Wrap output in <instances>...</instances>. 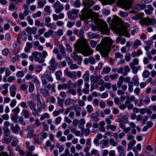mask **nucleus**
<instances>
[{"label":"nucleus","mask_w":156,"mask_h":156,"mask_svg":"<svg viewBox=\"0 0 156 156\" xmlns=\"http://www.w3.org/2000/svg\"><path fill=\"white\" fill-rule=\"evenodd\" d=\"M74 48L76 51L84 56H87L93 53V51L87 43V40L79 39L74 44Z\"/></svg>","instance_id":"nucleus-1"},{"label":"nucleus","mask_w":156,"mask_h":156,"mask_svg":"<svg viewBox=\"0 0 156 156\" xmlns=\"http://www.w3.org/2000/svg\"><path fill=\"white\" fill-rule=\"evenodd\" d=\"M113 43L111 38L104 37L100 44H98L96 48L97 51H99L102 57H108L110 52V48Z\"/></svg>","instance_id":"nucleus-2"},{"label":"nucleus","mask_w":156,"mask_h":156,"mask_svg":"<svg viewBox=\"0 0 156 156\" xmlns=\"http://www.w3.org/2000/svg\"><path fill=\"white\" fill-rule=\"evenodd\" d=\"M103 5L112 4L115 0H101ZM83 5L85 6L84 9L82 10L83 14L90 16L92 14V9H89V8L94 5L92 0H83Z\"/></svg>","instance_id":"nucleus-3"},{"label":"nucleus","mask_w":156,"mask_h":156,"mask_svg":"<svg viewBox=\"0 0 156 156\" xmlns=\"http://www.w3.org/2000/svg\"><path fill=\"white\" fill-rule=\"evenodd\" d=\"M97 28L105 34H109V30L107 24L102 20H99L98 21Z\"/></svg>","instance_id":"nucleus-4"},{"label":"nucleus","mask_w":156,"mask_h":156,"mask_svg":"<svg viewBox=\"0 0 156 156\" xmlns=\"http://www.w3.org/2000/svg\"><path fill=\"white\" fill-rule=\"evenodd\" d=\"M139 22L141 24L150 25L156 27V20L153 18L150 19L149 18H144L140 19Z\"/></svg>","instance_id":"nucleus-5"},{"label":"nucleus","mask_w":156,"mask_h":156,"mask_svg":"<svg viewBox=\"0 0 156 156\" xmlns=\"http://www.w3.org/2000/svg\"><path fill=\"white\" fill-rule=\"evenodd\" d=\"M134 0H120V5L121 7L125 9H129L132 6Z\"/></svg>","instance_id":"nucleus-6"},{"label":"nucleus","mask_w":156,"mask_h":156,"mask_svg":"<svg viewBox=\"0 0 156 156\" xmlns=\"http://www.w3.org/2000/svg\"><path fill=\"white\" fill-rule=\"evenodd\" d=\"M37 108L39 111L41 112L43 109H45L46 105L44 102H42L39 95H37Z\"/></svg>","instance_id":"nucleus-7"},{"label":"nucleus","mask_w":156,"mask_h":156,"mask_svg":"<svg viewBox=\"0 0 156 156\" xmlns=\"http://www.w3.org/2000/svg\"><path fill=\"white\" fill-rule=\"evenodd\" d=\"M116 30L119 35H124L128 38L130 36L129 34L126 29L124 27H117L116 28Z\"/></svg>","instance_id":"nucleus-8"},{"label":"nucleus","mask_w":156,"mask_h":156,"mask_svg":"<svg viewBox=\"0 0 156 156\" xmlns=\"http://www.w3.org/2000/svg\"><path fill=\"white\" fill-rule=\"evenodd\" d=\"M32 55L34 57V60L36 62L39 63L43 62L44 60V59L40 57L41 55V53L38 51H34L33 52Z\"/></svg>","instance_id":"nucleus-9"},{"label":"nucleus","mask_w":156,"mask_h":156,"mask_svg":"<svg viewBox=\"0 0 156 156\" xmlns=\"http://www.w3.org/2000/svg\"><path fill=\"white\" fill-rule=\"evenodd\" d=\"M64 73L67 76L70 77L73 81L76 80L77 79L76 72L75 71H69L67 68L64 70Z\"/></svg>","instance_id":"nucleus-10"},{"label":"nucleus","mask_w":156,"mask_h":156,"mask_svg":"<svg viewBox=\"0 0 156 156\" xmlns=\"http://www.w3.org/2000/svg\"><path fill=\"white\" fill-rule=\"evenodd\" d=\"M53 7L55 9V12L57 14L59 13L64 9V6L58 1H56L54 4Z\"/></svg>","instance_id":"nucleus-11"},{"label":"nucleus","mask_w":156,"mask_h":156,"mask_svg":"<svg viewBox=\"0 0 156 156\" xmlns=\"http://www.w3.org/2000/svg\"><path fill=\"white\" fill-rule=\"evenodd\" d=\"M10 131H4V138L3 139V140L4 142L6 144H8L11 142L12 138L9 136Z\"/></svg>","instance_id":"nucleus-12"},{"label":"nucleus","mask_w":156,"mask_h":156,"mask_svg":"<svg viewBox=\"0 0 156 156\" xmlns=\"http://www.w3.org/2000/svg\"><path fill=\"white\" fill-rule=\"evenodd\" d=\"M116 121L123 124H126L129 121L128 118L125 115L119 116L116 119Z\"/></svg>","instance_id":"nucleus-13"},{"label":"nucleus","mask_w":156,"mask_h":156,"mask_svg":"<svg viewBox=\"0 0 156 156\" xmlns=\"http://www.w3.org/2000/svg\"><path fill=\"white\" fill-rule=\"evenodd\" d=\"M70 56L73 58L74 61H77L78 64H80L81 63V61L82 60V57L78 56L75 52L72 53Z\"/></svg>","instance_id":"nucleus-14"},{"label":"nucleus","mask_w":156,"mask_h":156,"mask_svg":"<svg viewBox=\"0 0 156 156\" xmlns=\"http://www.w3.org/2000/svg\"><path fill=\"white\" fill-rule=\"evenodd\" d=\"M101 77V75H92L90 76V79L91 82H93L94 83H97Z\"/></svg>","instance_id":"nucleus-15"},{"label":"nucleus","mask_w":156,"mask_h":156,"mask_svg":"<svg viewBox=\"0 0 156 156\" xmlns=\"http://www.w3.org/2000/svg\"><path fill=\"white\" fill-rule=\"evenodd\" d=\"M10 127L13 133H18L20 129V126L17 124L14 125L13 124L11 123L10 124Z\"/></svg>","instance_id":"nucleus-16"},{"label":"nucleus","mask_w":156,"mask_h":156,"mask_svg":"<svg viewBox=\"0 0 156 156\" xmlns=\"http://www.w3.org/2000/svg\"><path fill=\"white\" fill-rule=\"evenodd\" d=\"M68 92L73 95L75 96L76 94V85L74 86H68Z\"/></svg>","instance_id":"nucleus-17"},{"label":"nucleus","mask_w":156,"mask_h":156,"mask_svg":"<svg viewBox=\"0 0 156 156\" xmlns=\"http://www.w3.org/2000/svg\"><path fill=\"white\" fill-rule=\"evenodd\" d=\"M37 30V28L35 27L32 28L27 27L26 29V31L30 34H36Z\"/></svg>","instance_id":"nucleus-18"},{"label":"nucleus","mask_w":156,"mask_h":156,"mask_svg":"<svg viewBox=\"0 0 156 156\" xmlns=\"http://www.w3.org/2000/svg\"><path fill=\"white\" fill-rule=\"evenodd\" d=\"M100 114L98 112H96L95 114H92L90 115V117L92 119L93 121L97 122L99 120L98 117H99Z\"/></svg>","instance_id":"nucleus-19"},{"label":"nucleus","mask_w":156,"mask_h":156,"mask_svg":"<svg viewBox=\"0 0 156 156\" xmlns=\"http://www.w3.org/2000/svg\"><path fill=\"white\" fill-rule=\"evenodd\" d=\"M141 144H137L136 146L134 147L133 148V151L135 153V155H138V152L141 150Z\"/></svg>","instance_id":"nucleus-20"},{"label":"nucleus","mask_w":156,"mask_h":156,"mask_svg":"<svg viewBox=\"0 0 156 156\" xmlns=\"http://www.w3.org/2000/svg\"><path fill=\"white\" fill-rule=\"evenodd\" d=\"M51 73L46 72L44 75V76H41V77L42 78H46L49 81L52 82L53 81V79L51 76Z\"/></svg>","instance_id":"nucleus-21"},{"label":"nucleus","mask_w":156,"mask_h":156,"mask_svg":"<svg viewBox=\"0 0 156 156\" xmlns=\"http://www.w3.org/2000/svg\"><path fill=\"white\" fill-rule=\"evenodd\" d=\"M16 90V88L15 86L12 85L10 87V95L12 97H13L15 96Z\"/></svg>","instance_id":"nucleus-22"},{"label":"nucleus","mask_w":156,"mask_h":156,"mask_svg":"<svg viewBox=\"0 0 156 156\" xmlns=\"http://www.w3.org/2000/svg\"><path fill=\"white\" fill-rule=\"evenodd\" d=\"M131 69L132 70L133 72V73L136 74L138 70L140 69L141 67L140 66H135L133 65L132 64H130L129 65Z\"/></svg>","instance_id":"nucleus-23"},{"label":"nucleus","mask_w":156,"mask_h":156,"mask_svg":"<svg viewBox=\"0 0 156 156\" xmlns=\"http://www.w3.org/2000/svg\"><path fill=\"white\" fill-rule=\"evenodd\" d=\"M59 47L60 50V52L62 54V55L63 57L66 56V50L62 44H60L59 45Z\"/></svg>","instance_id":"nucleus-24"},{"label":"nucleus","mask_w":156,"mask_h":156,"mask_svg":"<svg viewBox=\"0 0 156 156\" xmlns=\"http://www.w3.org/2000/svg\"><path fill=\"white\" fill-rule=\"evenodd\" d=\"M141 42L138 39H136L134 42L133 44V47L135 49H136L141 44Z\"/></svg>","instance_id":"nucleus-25"},{"label":"nucleus","mask_w":156,"mask_h":156,"mask_svg":"<svg viewBox=\"0 0 156 156\" xmlns=\"http://www.w3.org/2000/svg\"><path fill=\"white\" fill-rule=\"evenodd\" d=\"M4 126L3 128V130L4 131H10L8 127L10 126V123L8 121L5 122L4 123Z\"/></svg>","instance_id":"nucleus-26"},{"label":"nucleus","mask_w":156,"mask_h":156,"mask_svg":"<svg viewBox=\"0 0 156 156\" xmlns=\"http://www.w3.org/2000/svg\"><path fill=\"white\" fill-rule=\"evenodd\" d=\"M133 80L134 82V85L135 86H139V78L137 75H135L133 77Z\"/></svg>","instance_id":"nucleus-27"},{"label":"nucleus","mask_w":156,"mask_h":156,"mask_svg":"<svg viewBox=\"0 0 156 156\" xmlns=\"http://www.w3.org/2000/svg\"><path fill=\"white\" fill-rule=\"evenodd\" d=\"M83 78L84 80L86 82H87L89 80V74L88 72H86L83 74Z\"/></svg>","instance_id":"nucleus-28"},{"label":"nucleus","mask_w":156,"mask_h":156,"mask_svg":"<svg viewBox=\"0 0 156 156\" xmlns=\"http://www.w3.org/2000/svg\"><path fill=\"white\" fill-rule=\"evenodd\" d=\"M28 106L29 108L31 110L35 108V103L32 100H30L28 102Z\"/></svg>","instance_id":"nucleus-29"},{"label":"nucleus","mask_w":156,"mask_h":156,"mask_svg":"<svg viewBox=\"0 0 156 156\" xmlns=\"http://www.w3.org/2000/svg\"><path fill=\"white\" fill-rule=\"evenodd\" d=\"M101 142H102L101 147L102 148H104L108 146V140H103Z\"/></svg>","instance_id":"nucleus-30"},{"label":"nucleus","mask_w":156,"mask_h":156,"mask_svg":"<svg viewBox=\"0 0 156 156\" xmlns=\"http://www.w3.org/2000/svg\"><path fill=\"white\" fill-rule=\"evenodd\" d=\"M74 102V100L69 98L66 100L65 102V104L66 105H68Z\"/></svg>","instance_id":"nucleus-31"},{"label":"nucleus","mask_w":156,"mask_h":156,"mask_svg":"<svg viewBox=\"0 0 156 156\" xmlns=\"http://www.w3.org/2000/svg\"><path fill=\"white\" fill-rule=\"evenodd\" d=\"M62 74V72L61 71L58 70L55 73L56 78L58 80H60L61 79V75Z\"/></svg>","instance_id":"nucleus-32"},{"label":"nucleus","mask_w":156,"mask_h":156,"mask_svg":"<svg viewBox=\"0 0 156 156\" xmlns=\"http://www.w3.org/2000/svg\"><path fill=\"white\" fill-rule=\"evenodd\" d=\"M50 65L53 66L57 67L58 66V63L56 62L54 58H52L50 61Z\"/></svg>","instance_id":"nucleus-33"},{"label":"nucleus","mask_w":156,"mask_h":156,"mask_svg":"<svg viewBox=\"0 0 156 156\" xmlns=\"http://www.w3.org/2000/svg\"><path fill=\"white\" fill-rule=\"evenodd\" d=\"M53 31L51 30H49L48 32H45L44 34V36L45 37H49L50 35H53Z\"/></svg>","instance_id":"nucleus-34"},{"label":"nucleus","mask_w":156,"mask_h":156,"mask_svg":"<svg viewBox=\"0 0 156 156\" xmlns=\"http://www.w3.org/2000/svg\"><path fill=\"white\" fill-rule=\"evenodd\" d=\"M16 151H18L20 154L21 155H24L25 154V152L19 146L16 147Z\"/></svg>","instance_id":"nucleus-35"},{"label":"nucleus","mask_w":156,"mask_h":156,"mask_svg":"<svg viewBox=\"0 0 156 156\" xmlns=\"http://www.w3.org/2000/svg\"><path fill=\"white\" fill-rule=\"evenodd\" d=\"M41 92L42 94L46 96H48L50 95L49 91L45 89H41Z\"/></svg>","instance_id":"nucleus-36"},{"label":"nucleus","mask_w":156,"mask_h":156,"mask_svg":"<svg viewBox=\"0 0 156 156\" xmlns=\"http://www.w3.org/2000/svg\"><path fill=\"white\" fill-rule=\"evenodd\" d=\"M119 14L120 17L125 18L128 16V13L126 12H123L122 11H120L119 12Z\"/></svg>","instance_id":"nucleus-37"},{"label":"nucleus","mask_w":156,"mask_h":156,"mask_svg":"<svg viewBox=\"0 0 156 156\" xmlns=\"http://www.w3.org/2000/svg\"><path fill=\"white\" fill-rule=\"evenodd\" d=\"M86 109L87 112L89 113H91L93 111V108L92 106L91 105H88L86 107Z\"/></svg>","instance_id":"nucleus-38"},{"label":"nucleus","mask_w":156,"mask_h":156,"mask_svg":"<svg viewBox=\"0 0 156 156\" xmlns=\"http://www.w3.org/2000/svg\"><path fill=\"white\" fill-rule=\"evenodd\" d=\"M125 104L129 109H132L133 108V105L131 104L130 101H126L125 102Z\"/></svg>","instance_id":"nucleus-39"},{"label":"nucleus","mask_w":156,"mask_h":156,"mask_svg":"<svg viewBox=\"0 0 156 156\" xmlns=\"http://www.w3.org/2000/svg\"><path fill=\"white\" fill-rule=\"evenodd\" d=\"M50 117L49 115L47 113H45L43 114L40 118L41 120H43L45 118H48Z\"/></svg>","instance_id":"nucleus-40"},{"label":"nucleus","mask_w":156,"mask_h":156,"mask_svg":"<svg viewBox=\"0 0 156 156\" xmlns=\"http://www.w3.org/2000/svg\"><path fill=\"white\" fill-rule=\"evenodd\" d=\"M27 130H28V133L33 134L34 130L33 126H29L27 127Z\"/></svg>","instance_id":"nucleus-41"},{"label":"nucleus","mask_w":156,"mask_h":156,"mask_svg":"<svg viewBox=\"0 0 156 156\" xmlns=\"http://www.w3.org/2000/svg\"><path fill=\"white\" fill-rule=\"evenodd\" d=\"M29 84V91L30 93H32L34 91V85L33 83L32 82H30Z\"/></svg>","instance_id":"nucleus-42"},{"label":"nucleus","mask_w":156,"mask_h":156,"mask_svg":"<svg viewBox=\"0 0 156 156\" xmlns=\"http://www.w3.org/2000/svg\"><path fill=\"white\" fill-rule=\"evenodd\" d=\"M119 153L125 152V149L124 147L121 145H119L117 147Z\"/></svg>","instance_id":"nucleus-43"},{"label":"nucleus","mask_w":156,"mask_h":156,"mask_svg":"<svg viewBox=\"0 0 156 156\" xmlns=\"http://www.w3.org/2000/svg\"><path fill=\"white\" fill-rule=\"evenodd\" d=\"M31 110H32V114L34 115H39V113L41 112V111H39L37 108V109L36 108L31 109Z\"/></svg>","instance_id":"nucleus-44"},{"label":"nucleus","mask_w":156,"mask_h":156,"mask_svg":"<svg viewBox=\"0 0 156 156\" xmlns=\"http://www.w3.org/2000/svg\"><path fill=\"white\" fill-rule=\"evenodd\" d=\"M23 112L24 116L25 118H29V112L28 110L26 109H23Z\"/></svg>","instance_id":"nucleus-45"},{"label":"nucleus","mask_w":156,"mask_h":156,"mask_svg":"<svg viewBox=\"0 0 156 156\" xmlns=\"http://www.w3.org/2000/svg\"><path fill=\"white\" fill-rule=\"evenodd\" d=\"M150 74V73L147 70H144L143 73V76L144 78L148 77Z\"/></svg>","instance_id":"nucleus-46"},{"label":"nucleus","mask_w":156,"mask_h":156,"mask_svg":"<svg viewBox=\"0 0 156 156\" xmlns=\"http://www.w3.org/2000/svg\"><path fill=\"white\" fill-rule=\"evenodd\" d=\"M18 118V116L17 115L13 114L12 115L11 119L13 122H16Z\"/></svg>","instance_id":"nucleus-47"},{"label":"nucleus","mask_w":156,"mask_h":156,"mask_svg":"<svg viewBox=\"0 0 156 156\" xmlns=\"http://www.w3.org/2000/svg\"><path fill=\"white\" fill-rule=\"evenodd\" d=\"M32 80L34 83H36L37 84H38L39 82L38 80L37 77L35 75L32 76Z\"/></svg>","instance_id":"nucleus-48"},{"label":"nucleus","mask_w":156,"mask_h":156,"mask_svg":"<svg viewBox=\"0 0 156 156\" xmlns=\"http://www.w3.org/2000/svg\"><path fill=\"white\" fill-rule=\"evenodd\" d=\"M13 138V141L12 142V145L13 146L16 147L18 144V140L16 137H14Z\"/></svg>","instance_id":"nucleus-49"},{"label":"nucleus","mask_w":156,"mask_h":156,"mask_svg":"<svg viewBox=\"0 0 156 156\" xmlns=\"http://www.w3.org/2000/svg\"><path fill=\"white\" fill-rule=\"evenodd\" d=\"M88 36L90 38H96L98 37L99 35H97L95 34L92 32H90L87 34Z\"/></svg>","instance_id":"nucleus-50"},{"label":"nucleus","mask_w":156,"mask_h":156,"mask_svg":"<svg viewBox=\"0 0 156 156\" xmlns=\"http://www.w3.org/2000/svg\"><path fill=\"white\" fill-rule=\"evenodd\" d=\"M128 90L130 92H132L133 91V84L132 82H129L128 83Z\"/></svg>","instance_id":"nucleus-51"},{"label":"nucleus","mask_w":156,"mask_h":156,"mask_svg":"<svg viewBox=\"0 0 156 156\" xmlns=\"http://www.w3.org/2000/svg\"><path fill=\"white\" fill-rule=\"evenodd\" d=\"M13 9L16 10L17 9V7L14 4L11 3L9 6V10H10Z\"/></svg>","instance_id":"nucleus-52"},{"label":"nucleus","mask_w":156,"mask_h":156,"mask_svg":"<svg viewBox=\"0 0 156 156\" xmlns=\"http://www.w3.org/2000/svg\"><path fill=\"white\" fill-rule=\"evenodd\" d=\"M34 122V126L36 127H38L41 124V123L40 122L39 119H35Z\"/></svg>","instance_id":"nucleus-53"},{"label":"nucleus","mask_w":156,"mask_h":156,"mask_svg":"<svg viewBox=\"0 0 156 156\" xmlns=\"http://www.w3.org/2000/svg\"><path fill=\"white\" fill-rule=\"evenodd\" d=\"M67 87V85L66 84H59L58 86V90H61L62 89H66Z\"/></svg>","instance_id":"nucleus-54"},{"label":"nucleus","mask_w":156,"mask_h":156,"mask_svg":"<svg viewBox=\"0 0 156 156\" xmlns=\"http://www.w3.org/2000/svg\"><path fill=\"white\" fill-rule=\"evenodd\" d=\"M124 69L125 72L123 73V75L124 76H126L127 75V72L129 71L130 69L128 66H126L124 68Z\"/></svg>","instance_id":"nucleus-55"},{"label":"nucleus","mask_w":156,"mask_h":156,"mask_svg":"<svg viewBox=\"0 0 156 156\" xmlns=\"http://www.w3.org/2000/svg\"><path fill=\"white\" fill-rule=\"evenodd\" d=\"M91 154L92 155L94 154V156H100L98 151L95 149H93L91 152Z\"/></svg>","instance_id":"nucleus-56"},{"label":"nucleus","mask_w":156,"mask_h":156,"mask_svg":"<svg viewBox=\"0 0 156 156\" xmlns=\"http://www.w3.org/2000/svg\"><path fill=\"white\" fill-rule=\"evenodd\" d=\"M75 22L69 21L67 23V26L69 28H71L73 25H75Z\"/></svg>","instance_id":"nucleus-57"},{"label":"nucleus","mask_w":156,"mask_h":156,"mask_svg":"<svg viewBox=\"0 0 156 156\" xmlns=\"http://www.w3.org/2000/svg\"><path fill=\"white\" fill-rule=\"evenodd\" d=\"M18 121L19 123L22 125H25L26 124V123L22 117H20L19 118Z\"/></svg>","instance_id":"nucleus-58"},{"label":"nucleus","mask_w":156,"mask_h":156,"mask_svg":"<svg viewBox=\"0 0 156 156\" xmlns=\"http://www.w3.org/2000/svg\"><path fill=\"white\" fill-rule=\"evenodd\" d=\"M41 12L40 11H38L36 13L33 14L32 17L34 18H36L41 16Z\"/></svg>","instance_id":"nucleus-59"},{"label":"nucleus","mask_w":156,"mask_h":156,"mask_svg":"<svg viewBox=\"0 0 156 156\" xmlns=\"http://www.w3.org/2000/svg\"><path fill=\"white\" fill-rule=\"evenodd\" d=\"M42 67L41 66L38 65L35 68V71L36 73H40L42 70Z\"/></svg>","instance_id":"nucleus-60"},{"label":"nucleus","mask_w":156,"mask_h":156,"mask_svg":"<svg viewBox=\"0 0 156 156\" xmlns=\"http://www.w3.org/2000/svg\"><path fill=\"white\" fill-rule=\"evenodd\" d=\"M57 67L49 66L48 67L50 73H53L56 69Z\"/></svg>","instance_id":"nucleus-61"},{"label":"nucleus","mask_w":156,"mask_h":156,"mask_svg":"<svg viewBox=\"0 0 156 156\" xmlns=\"http://www.w3.org/2000/svg\"><path fill=\"white\" fill-rule=\"evenodd\" d=\"M116 127V126L110 125L107 126L106 127V128L107 129H110L111 131H114L115 130Z\"/></svg>","instance_id":"nucleus-62"},{"label":"nucleus","mask_w":156,"mask_h":156,"mask_svg":"<svg viewBox=\"0 0 156 156\" xmlns=\"http://www.w3.org/2000/svg\"><path fill=\"white\" fill-rule=\"evenodd\" d=\"M109 143L112 146H115L117 145V143L114 141V139L112 138H110L109 140Z\"/></svg>","instance_id":"nucleus-63"},{"label":"nucleus","mask_w":156,"mask_h":156,"mask_svg":"<svg viewBox=\"0 0 156 156\" xmlns=\"http://www.w3.org/2000/svg\"><path fill=\"white\" fill-rule=\"evenodd\" d=\"M81 5V3L79 0H77L75 1L73 4L74 7L76 8L79 7Z\"/></svg>","instance_id":"nucleus-64"}]
</instances>
